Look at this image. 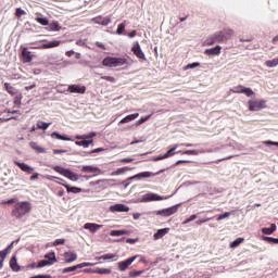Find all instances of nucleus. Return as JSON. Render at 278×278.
I'll return each instance as SVG.
<instances>
[{"label": "nucleus", "mask_w": 278, "mask_h": 278, "mask_svg": "<svg viewBox=\"0 0 278 278\" xmlns=\"http://www.w3.org/2000/svg\"><path fill=\"white\" fill-rule=\"evenodd\" d=\"M131 51L139 60H147V56L144 55L142 48H140V43L137 42L136 45H134Z\"/></svg>", "instance_id": "1a4fd4ad"}, {"label": "nucleus", "mask_w": 278, "mask_h": 278, "mask_svg": "<svg viewBox=\"0 0 278 278\" xmlns=\"http://www.w3.org/2000/svg\"><path fill=\"white\" fill-rule=\"evenodd\" d=\"M45 266H53V262L42 260L38 263L37 268H45Z\"/></svg>", "instance_id": "a19ab883"}, {"label": "nucleus", "mask_w": 278, "mask_h": 278, "mask_svg": "<svg viewBox=\"0 0 278 278\" xmlns=\"http://www.w3.org/2000/svg\"><path fill=\"white\" fill-rule=\"evenodd\" d=\"M198 66H201V63L199 62L190 63L185 66V71H188V68H198Z\"/></svg>", "instance_id": "de8ad7c7"}, {"label": "nucleus", "mask_w": 278, "mask_h": 278, "mask_svg": "<svg viewBox=\"0 0 278 278\" xmlns=\"http://www.w3.org/2000/svg\"><path fill=\"white\" fill-rule=\"evenodd\" d=\"M84 229L90 231V233H97L99 229H103V225L94 224V223H86L84 225Z\"/></svg>", "instance_id": "9d476101"}, {"label": "nucleus", "mask_w": 278, "mask_h": 278, "mask_svg": "<svg viewBox=\"0 0 278 278\" xmlns=\"http://www.w3.org/2000/svg\"><path fill=\"white\" fill-rule=\"evenodd\" d=\"M127 64H129V61L126 58H115V68Z\"/></svg>", "instance_id": "7c9ffc66"}, {"label": "nucleus", "mask_w": 278, "mask_h": 278, "mask_svg": "<svg viewBox=\"0 0 278 278\" xmlns=\"http://www.w3.org/2000/svg\"><path fill=\"white\" fill-rule=\"evenodd\" d=\"M60 45H62L61 40H53L41 45L38 49H55V47H60Z\"/></svg>", "instance_id": "f3484780"}, {"label": "nucleus", "mask_w": 278, "mask_h": 278, "mask_svg": "<svg viewBox=\"0 0 278 278\" xmlns=\"http://www.w3.org/2000/svg\"><path fill=\"white\" fill-rule=\"evenodd\" d=\"M53 153H54V155H58V154H60V153H66V150H58V149H54V150H53Z\"/></svg>", "instance_id": "774afa93"}, {"label": "nucleus", "mask_w": 278, "mask_h": 278, "mask_svg": "<svg viewBox=\"0 0 278 278\" xmlns=\"http://www.w3.org/2000/svg\"><path fill=\"white\" fill-rule=\"evenodd\" d=\"M162 173H164V169H161L156 173L142 172L135 176L129 177L128 179H148L149 177H155L156 175H162Z\"/></svg>", "instance_id": "39448f33"}, {"label": "nucleus", "mask_w": 278, "mask_h": 278, "mask_svg": "<svg viewBox=\"0 0 278 278\" xmlns=\"http://www.w3.org/2000/svg\"><path fill=\"white\" fill-rule=\"evenodd\" d=\"M184 155H199V151L197 150H187L182 152Z\"/></svg>", "instance_id": "603ef678"}, {"label": "nucleus", "mask_w": 278, "mask_h": 278, "mask_svg": "<svg viewBox=\"0 0 278 278\" xmlns=\"http://www.w3.org/2000/svg\"><path fill=\"white\" fill-rule=\"evenodd\" d=\"M220 51H223V47L216 46L214 48L206 49L204 51V55H220Z\"/></svg>", "instance_id": "dca6fc26"}, {"label": "nucleus", "mask_w": 278, "mask_h": 278, "mask_svg": "<svg viewBox=\"0 0 278 278\" xmlns=\"http://www.w3.org/2000/svg\"><path fill=\"white\" fill-rule=\"evenodd\" d=\"M197 215H191L188 219L184 222V225H188V223H192V220H197Z\"/></svg>", "instance_id": "052dcab7"}, {"label": "nucleus", "mask_w": 278, "mask_h": 278, "mask_svg": "<svg viewBox=\"0 0 278 278\" xmlns=\"http://www.w3.org/2000/svg\"><path fill=\"white\" fill-rule=\"evenodd\" d=\"M151 118V115H148L146 117H141L138 122L137 125H142L143 123H147Z\"/></svg>", "instance_id": "bf43d9fd"}, {"label": "nucleus", "mask_w": 278, "mask_h": 278, "mask_svg": "<svg viewBox=\"0 0 278 278\" xmlns=\"http://www.w3.org/2000/svg\"><path fill=\"white\" fill-rule=\"evenodd\" d=\"M277 231V225L271 224L269 228H262V233L265 236H273Z\"/></svg>", "instance_id": "a878e982"}, {"label": "nucleus", "mask_w": 278, "mask_h": 278, "mask_svg": "<svg viewBox=\"0 0 278 278\" xmlns=\"http://www.w3.org/2000/svg\"><path fill=\"white\" fill-rule=\"evenodd\" d=\"M94 275H112V269L110 268H96L92 270Z\"/></svg>", "instance_id": "c85d7f7f"}, {"label": "nucleus", "mask_w": 278, "mask_h": 278, "mask_svg": "<svg viewBox=\"0 0 278 278\" xmlns=\"http://www.w3.org/2000/svg\"><path fill=\"white\" fill-rule=\"evenodd\" d=\"M137 258L138 256H131L126 261H122L117 263L118 270H121L122 273H125V270H127V268H129V266H131V264H134V262H136Z\"/></svg>", "instance_id": "423d86ee"}, {"label": "nucleus", "mask_w": 278, "mask_h": 278, "mask_svg": "<svg viewBox=\"0 0 278 278\" xmlns=\"http://www.w3.org/2000/svg\"><path fill=\"white\" fill-rule=\"evenodd\" d=\"M8 253H10V251H8V250H2V251H0V257H1V260H5V257H8Z\"/></svg>", "instance_id": "e2e57ef3"}, {"label": "nucleus", "mask_w": 278, "mask_h": 278, "mask_svg": "<svg viewBox=\"0 0 278 278\" xmlns=\"http://www.w3.org/2000/svg\"><path fill=\"white\" fill-rule=\"evenodd\" d=\"M30 149H34L37 153H47V149L40 147L37 142L31 141L29 143Z\"/></svg>", "instance_id": "cd10ccee"}, {"label": "nucleus", "mask_w": 278, "mask_h": 278, "mask_svg": "<svg viewBox=\"0 0 278 278\" xmlns=\"http://www.w3.org/2000/svg\"><path fill=\"white\" fill-rule=\"evenodd\" d=\"M127 170H131V168L129 167H121V168H117L115 172H113L111 175L114 177L116 175H123L125 173H127Z\"/></svg>", "instance_id": "58836bf2"}, {"label": "nucleus", "mask_w": 278, "mask_h": 278, "mask_svg": "<svg viewBox=\"0 0 278 278\" xmlns=\"http://www.w3.org/2000/svg\"><path fill=\"white\" fill-rule=\"evenodd\" d=\"M91 21L96 25H103V26H108V25H110V23H112V20H110L109 17H103V16L93 17Z\"/></svg>", "instance_id": "f8f14e48"}, {"label": "nucleus", "mask_w": 278, "mask_h": 278, "mask_svg": "<svg viewBox=\"0 0 278 278\" xmlns=\"http://www.w3.org/2000/svg\"><path fill=\"white\" fill-rule=\"evenodd\" d=\"M81 172L83 173H101V169L92 165H86V166H83Z\"/></svg>", "instance_id": "bb28decb"}, {"label": "nucleus", "mask_w": 278, "mask_h": 278, "mask_svg": "<svg viewBox=\"0 0 278 278\" xmlns=\"http://www.w3.org/2000/svg\"><path fill=\"white\" fill-rule=\"evenodd\" d=\"M263 144H266L267 147L268 146H274V147H278V142L277 141H264Z\"/></svg>", "instance_id": "0e129e2a"}, {"label": "nucleus", "mask_w": 278, "mask_h": 278, "mask_svg": "<svg viewBox=\"0 0 278 278\" xmlns=\"http://www.w3.org/2000/svg\"><path fill=\"white\" fill-rule=\"evenodd\" d=\"M50 28L52 29V31H60V29H62L58 22H53L52 24H50Z\"/></svg>", "instance_id": "a18cd8bd"}, {"label": "nucleus", "mask_w": 278, "mask_h": 278, "mask_svg": "<svg viewBox=\"0 0 278 278\" xmlns=\"http://www.w3.org/2000/svg\"><path fill=\"white\" fill-rule=\"evenodd\" d=\"M68 92L76 93V94H86V86L80 85H70L68 86Z\"/></svg>", "instance_id": "6e6552de"}, {"label": "nucleus", "mask_w": 278, "mask_h": 278, "mask_svg": "<svg viewBox=\"0 0 278 278\" xmlns=\"http://www.w3.org/2000/svg\"><path fill=\"white\" fill-rule=\"evenodd\" d=\"M52 168L53 170H55V173H59V175H63V177H66V179H70L71 181H79V175L71 172V169H66L58 165Z\"/></svg>", "instance_id": "f03ea898"}, {"label": "nucleus", "mask_w": 278, "mask_h": 278, "mask_svg": "<svg viewBox=\"0 0 278 278\" xmlns=\"http://www.w3.org/2000/svg\"><path fill=\"white\" fill-rule=\"evenodd\" d=\"M218 42V37L216 36V33L212 36L207 37L204 41V47H212V45H216Z\"/></svg>", "instance_id": "412c9836"}, {"label": "nucleus", "mask_w": 278, "mask_h": 278, "mask_svg": "<svg viewBox=\"0 0 278 278\" xmlns=\"http://www.w3.org/2000/svg\"><path fill=\"white\" fill-rule=\"evenodd\" d=\"M170 229L169 228H163V229H159L156 233H154L153 238L154 240H160L162 238H164L166 236V233H168Z\"/></svg>", "instance_id": "393cba45"}, {"label": "nucleus", "mask_w": 278, "mask_h": 278, "mask_svg": "<svg viewBox=\"0 0 278 278\" xmlns=\"http://www.w3.org/2000/svg\"><path fill=\"white\" fill-rule=\"evenodd\" d=\"M103 66H108L109 68H116L115 58L113 56H106L102 61Z\"/></svg>", "instance_id": "6ab92c4d"}, {"label": "nucleus", "mask_w": 278, "mask_h": 278, "mask_svg": "<svg viewBox=\"0 0 278 278\" xmlns=\"http://www.w3.org/2000/svg\"><path fill=\"white\" fill-rule=\"evenodd\" d=\"M262 240H264L265 242H268V244H278L277 238L263 236Z\"/></svg>", "instance_id": "ea45409f"}, {"label": "nucleus", "mask_w": 278, "mask_h": 278, "mask_svg": "<svg viewBox=\"0 0 278 278\" xmlns=\"http://www.w3.org/2000/svg\"><path fill=\"white\" fill-rule=\"evenodd\" d=\"M51 138H56L58 140H65V141H67V142H70L71 140H73V139H71L70 137H66V136H64V135H60V134H58V132H52V134H51Z\"/></svg>", "instance_id": "f704fd0d"}, {"label": "nucleus", "mask_w": 278, "mask_h": 278, "mask_svg": "<svg viewBox=\"0 0 278 278\" xmlns=\"http://www.w3.org/2000/svg\"><path fill=\"white\" fill-rule=\"evenodd\" d=\"M15 166H18L23 170V173H27L28 175H31L34 172V167L27 165V163H21L18 161H14Z\"/></svg>", "instance_id": "ddd939ff"}, {"label": "nucleus", "mask_w": 278, "mask_h": 278, "mask_svg": "<svg viewBox=\"0 0 278 278\" xmlns=\"http://www.w3.org/2000/svg\"><path fill=\"white\" fill-rule=\"evenodd\" d=\"M140 116L139 113L130 114L124 117L122 121H119V125H125V123H131V121H136Z\"/></svg>", "instance_id": "b1692460"}, {"label": "nucleus", "mask_w": 278, "mask_h": 278, "mask_svg": "<svg viewBox=\"0 0 278 278\" xmlns=\"http://www.w3.org/2000/svg\"><path fill=\"white\" fill-rule=\"evenodd\" d=\"M101 79L110 81L111 84H114L116 81V78H114L113 76H101Z\"/></svg>", "instance_id": "864d4df0"}, {"label": "nucleus", "mask_w": 278, "mask_h": 278, "mask_svg": "<svg viewBox=\"0 0 278 278\" xmlns=\"http://www.w3.org/2000/svg\"><path fill=\"white\" fill-rule=\"evenodd\" d=\"M47 179H49L50 181H53V179H58L59 181H56V184H64V179L55 176H48Z\"/></svg>", "instance_id": "13d9d810"}, {"label": "nucleus", "mask_w": 278, "mask_h": 278, "mask_svg": "<svg viewBox=\"0 0 278 278\" xmlns=\"http://www.w3.org/2000/svg\"><path fill=\"white\" fill-rule=\"evenodd\" d=\"M142 273H144V270H132L129 273V277H132V278L140 277Z\"/></svg>", "instance_id": "49530a36"}, {"label": "nucleus", "mask_w": 278, "mask_h": 278, "mask_svg": "<svg viewBox=\"0 0 278 278\" xmlns=\"http://www.w3.org/2000/svg\"><path fill=\"white\" fill-rule=\"evenodd\" d=\"M65 239H56L52 244L53 247H60V244H65Z\"/></svg>", "instance_id": "4d7b16f0"}, {"label": "nucleus", "mask_w": 278, "mask_h": 278, "mask_svg": "<svg viewBox=\"0 0 278 278\" xmlns=\"http://www.w3.org/2000/svg\"><path fill=\"white\" fill-rule=\"evenodd\" d=\"M218 42H227L233 36V30L231 28H226L224 30L216 31Z\"/></svg>", "instance_id": "20e7f679"}, {"label": "nucleus", "mask_w": 278, "mask_h": 278, "mask_svg": "<svg viewBox=\"0 0 278 278\" xmlns=\"http://www.w3.org/2000/svg\"><path fill=\"white\" fill-rule=\"evenodd\" d=\"M242 94H245V97H253V94H255V92L253 91V89L245 87L242 91Z\"/></svg>", "instance_id": "c03bdc74"}, {"label": "nucleus", "mask_w": 278, "mask_h": 278, "mask_svg": "<svg viewBox=\"0 0 278 278\" xmlns=\"http://www.w3.org/2000/svg\"><path fill=\"white\" fill-rule=\"evenodd\" d=\"M45 258L48 262H52V264H55V262H58V258L55 257V252H50V253L46 254Z\"/></svg>", "instance_id": "4c0bfd02"}, {"label": "nucleus", "mask_w": 278, "mask_h": 278, "mask_svg": "<svg viewBox=\"0 0 278 278\" xmlns=\"http://www.w3.org/2000/svg\"><path fill=\"white\" fill-rule=\"evenodd\" d=\"M10 268L11 270H13V273H18V270H21V265H18V262L16 261V256L11 257Z\"/></svg>", "instance_id": "aec40b11"}, {"label": "nucleus", "mask_w": 278, "mask_h": 278, "mask_svg": "<svg viewBox=\"0 0 278 278\" xmlns=\"http://www.w3.org/2000/svg\"><path fill=\"white\" fill-rule=\"evenodd\" d=\"M177 210H179L178 205L165 208V210H161L156 212L157 216H173V214H177Z\"/></svg>", "instance_id": "0eeeda50"}, {"label": "nucleus", "mask_w": 278, "mask_h": 278, "mask_svg": "<svg viewBox=\"0 0 278 278\" xmlns=\"http://www.w3.org/2000/svg\"><path fill=\"white\" fill-rule=\"evenodd\" d=\"M29 212H31V204L29 202H17L11 212V216H14V218L20 219L23 218V216H27Z\"/></svg>", "instance_id": "f257e3e1"}, {"label": "nucleus", "mask_w": 278, "mask_h": 278, "mask_svg": "<svg viewBox=\"0 0 278 278\" xmlns=\"http://www.w3.org/2000/svg\"><path fill=\"white\" fill-rule=\"evenodd\" d=\"M34 88H36V83H33L31 85L26 86V87H25V90H26V91H29V90H34Z\"/></svg>", "instance_id": "338daca9"}, {"label": "nucleus", "mask_w": 278, "mask_h": 278, "mask_svg": "<svg viewBox=\"0 0 278 278\" xmlns=\"http://www.w3.org/2000/svg\"><path fill=\"white\" fill-rule=\"evenodd\" d=\"M35 21H37L39 25H43V26L49 25V20L47 17H36Z\"/></svg>", "instance_id": "37998d69"}, {"label": "nucleus", "mask_w": 278, "mask_h": 278, "mask_svg": "<svg viewBox=\"0 0 278 278\" xmlns=\"http://www.w3.org/2000/svg\"><path fill=\"white\" fill-rule=\"evenodd\" d=\"M242 242H244V238H237L235 241L230 242V249H238V245L242 244Z\"/></svg>", "instance_id": "e433bc0d"}, {"label": "nucleus", "mask_w": 278, "mask_h": 278, "mask_svg": "<svg viewBox=\"0 0 278 278\" xmlns=\"http://www.w3.org/2000/svg\"><path fill=\"white\" fill-rule=\"evenodd\" d=\"M102 151H105V149L97 148V149L89 151L88 153H89V155H92V153H101Z\"/></svg>", "instance_id": "680f3d73"}, {"label": "nucleus", "mask_w": 278, "mask_h": 278, "mask_svg": "<svg viewBox=\"0 0 278 278\" xmlns=\"http://www.w3.org/2000/svg\"><path fill=\"white\" fill-rule=\"evenodd\" d=\"M248 105L250 112H260V110L267 108L266 100H249Z\"/></svg>", "instance_id": "7ed1b4c3"}, {"label": "nucleus", "mask_w": 278, "mask_h": 278, "mask_svg": "<svg viewBox=\"0 0 278 278\" xmlns=\"http://www.w3.org/2000/svg\"><path fill=\"white\" fill-rule=\"evenodd\" d=\"M22 58H23V63L28 64L34 60V55H31V52L27 50V48H24L22 50Z\"/></svg>", "instance_id": "2eb2a0df"}, {"label": "nucleus", "mask_w": 278, "mask_h": 278, "mask_svg": "<svg viewBox=\"0 0 278 278\" xmlns=\"http://www.w3.org/2000/svg\"><path fill=\"white\" fill-rule=\"evenodd\" d=\"M123 31H125V23H122L117 26V30H116V34L118 36H121L123 34Z\"/></svg>", "instance_id": "8fccbe9b"}, {"label": "nucleus", "mask_w": 278, "mask_h": 278, "mask_svg": "<svg viewBox=\"0 0 278 278\" xmlns=\"http://www.w3.org/2000/svg\"><path fill=\"white\" fill-rule=\"evenodd\" d=\"M208 220H212V218L199 219L195 222V225H203V223H208Z\"/></svg>", "instance_id": "69168bd1"}, {"label": "nucleus", "mask_w": 278, "mask_h": 278, "mask_svg": "<svg viewBox=\"0 0 278 278\" xmlns=\"http://www.w3.org/2000/svg\"><path fill=\"white\" fill-rule=\"evenodd\" d=\"M229 216H231L230 212H226L222 215H218L217 220H224V218H229Z\"/></svg>", "instance_id": "6e6d98bb"}, {"label": "nucleus", "mask_w": 278, "mask_h": 278, "mask_svg": "<svg viewBox=\"0 0 278 278\" xmlns=\"http://www.w3.org/2000/svg\"><path fill=\"white\" fill-rule=\"evenodd\" d=\"M78 268H84V264L74 265L72 267H66L62 270L63 274L66 273H74V270H77Z\"/></svg>", "instance_id": "72a5a7b5"}, {"label": "nucleus", "mask_w": 278, "mask_h": 278, "mask_svg": "<svg viewBox=\"0 0 278 278\" xmlns=\"http://www.w3.org/2000/svg\"><path fill=\"white\" fill-rule=\"evenodd\" d=\"M4 90H7L8 94H10L11 97H18V94H21L18 89H16L10 83H4Z\"/></svg>", "instance_id": "9b49d317"}, {"label": "nucleus", "mask_w": 278, "mask_h": 278, "mask_svg": "<svg viewBox=\"0 0 278 278\" xmlns=\"http://www.w3.org/2000/svg\"><path fill=\"white\" fill-rule=\"evenodd\" d=\"M75 144L77 147H84V149H88V140L75 141Z\"/></svg>", "instance_id": "09e8293b"}, {"label": "nucleus", "mask_w": 278, "mask_h": 278, "mask_svg": "<svg viewBox=\"0 0 278 278\" xmlns=\"http://www.w3.org/2000/svg\"><path fill=\"white\" fill-rule=\"evenodd\" d=\"M116 257V254H104L100 256V260H114Z\"/></svg>", "instance_id": "5fc2aeb1"}, {"label": "nucleus", "mask_w": 278, "mask_h": 278, "mask_svg": "<svg viewBox=\"0 0 278 278\" xmlns=\"http://www.w3.org/2000/svg\"><path fill=\"white\" fill-rule=\"evenodd\" d=\"M51 123H46L42 121H38L37 122V129H42L43 131H46V129H49Z\"/></svg>", "instance_id": "c9c22d12"}, {"label": "nucleus", "mask_w": 278, "mask_h": 278, "mask_svg": "<svg viewBox=\"0 0 278 278\" xmlns=\"http://www.w3.org/2000/svg\"><path fill=\"white\" fill-rule=\"evenodd\" d=\"M64 261L66 264H71L75 261H77V253L73 252V251H68V252H65L64 255Z\"/></svg>", "instance_id": "4468645a"}, {"label": "nucleus", "mask_w": 278, "mask_h": 278, "mask_svg": "<svg viewBox=\"0 0 278 278\" xmlns=\"http://www.w3.org/2000/svg\"><path fill=\"white\" fill-rule=\"evenodd\" d=\"M111 212H129V206L125 204H115L111 206Z\"/></svg>", "instance_id": "5701e85b"}, {"label": "nucleus", "mask_w": 278, "mask_h": 278, "mask_svg": "<svg viewBox=\"0 0 278 278\" xmlns=\"http://www.w3.org/2000/svg\"><path fill=\"white\" fill-rule=\"evenodd\" d=\"M60 186H64L66 188L67 192H72L73 194H78V192H81V188L79 187H70L68 184L65 182H59Z\"/></svg>", "instance_id": "4be33fe9"}, {"label": "nucleus", "mask_w": 278, "mask_h": 278, "mask_svg": "<svg viewBox=\"0 0 278 278\" xmlns=\"http://www.w3.org/2000/svg\"><path fill=\"white\" fill-rule=\"evenodd\" d=\"M25 14V10L21 9V8H17L16 11H15V16L17 18H21L22 16H24Z\"/></svg>", "instance_id": "3c124183"}, {"label": "nucleus", "mask_w": 278, "mask_h": 278, "mask_svg": "<svg viewBox=\"0 0 278 278\" xmlns=\"http://www.w3.org/2000/svg\"><path fill=\"white\" fill-rule=\"evenodd\" d=\"M96 136H97V132H90L89 135H77L76 140L93 139Z\"/></svg>", "instance_id": "473e14b6"}, {"label": "nucleus", "mask_w": 278, "mask_h": 278, "mask_svg": "<svg viewBox=\"0 0 278 278\" xmlns=\"http://www.w3.org/2000/svg\"><path fill=\"white\" fill-rule=\"evenodd\" d=\"M244 88H245L244 86L239 85V86L235 87L233 89H231V92H233L235 94H242Z\"/></svg>", "instance_id": "79ce46f5"}, {"label": "nucleus", "mask_w": 278, "mask_h": 278, "mask_svg": "<svg viewBox=\"0 0 278 278\" xmlns=\"http://www.w3.org/2000/svg\"><path fill=\"white\" fill-rule=\"evenodd\" d=\"M164 197L157 195V193H148L143 195L144 201H164Z\"/></svg>", "instance_id": "a211bd4d"}, {"label": "nucleus", "mask_w": 278, "mask_h": 278, "mask_svg": "<svg viewBox=\"0 0 278 278\" xmlns=\"http://www.w3.org/2000/svg\"><path fill=\"white\" fill-rule=\"evenodd\" d=\"M179 148V144H175L173 148H170L165 154L164 157H173V155H175V153H181V151H177V149ZM177 151V152H175Z\"/></svg>", "instance_id": "c756f323"}, {"label": "nucleus", "mask_w": 278, "mask_h": 278, "mask_svg": "<svg viewBox=\"0 0 278 278\" xmlns=\"http://www.w3.org/2000/svg\"><path fill=\"white\" fill-rule=\"evenodd\" d=\"M110 236H112V237L129 236V230H112L110 232Z\"/></svg>", "instance_id": "2f4dec72"}]
</instances>
